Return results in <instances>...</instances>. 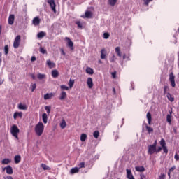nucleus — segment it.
Returning <instances> with one entry per match:
<instances>
[{
    "mask_svg": "<svg viewBox=\"0 0 179 179\" xmlns=\"http://www.w3.org/2000/svg\"><path fill=\"white\" fill-rule=\"evenodd\" d=\"M123 59H127V56L125 55H123Z\"/></svg>",
    "mask_w": 179,
    "mask_h": 179,
    "instance_id": "obj_63",
    "label": "nucleus"
},
{
    "mask_svg": "<svg viewBox=\"0 0 179 179\" xmlns=\"http://www.w3.org/2000/svg\"><path fill=\"white\" fill-rule=\"evenodd\" d=\"M166 97H167L168 100H169V101H171V103H173V101H174V97H173V96H171V94L168 93L166 95Z\"/></svg>",
    "mask_w": 179,
    "mask_h": 179,
    "instance_id": "obj_28",
    "label": "nucleus"
},
{
    "mask_svg": "<svg viewBox=\"0 0 179 179\" xmlns=\"http://www.w3.org/2000/svg\"><path fill=\"white\" fill-rule=\"evenodd\" d=\"M174 170H176V167L172 166L171 169H169V173H173V171H174Z\"/></svg>",
    "mask_w": 179,
    "mask_h": 179,
    "instance_id": "obj_54",
    "label": "nucleus"
},
{
    "mask_svg": "<svg viewBox=\"0 0 179 179\" xmlns=\"http://www.w3.org/2000/svg\"><path fill=\"white\" fill-rule=\"evenodd\" d=\"M115 51L117 57H120V58L122 57V55H121V48L120 47H116Z\"/></svg>",
    "mask_w": 179,
    "mask_h": 179,
    "instance_id": "obj_19",
    "label": "nucleus"
},
{
    "mask_svg": "<svg viewBox=\"0 0 179 179\" xmlns=\"http://www.w3.org/2000/svg\"><path fill=\"white\" fill-rule=\"evenodd\" d=\"M148 134H152V132H153V128L149 127V126H146L145 127Z\"/></svg>",
    "mask_w": 179,
    "mask_h": 179,
    "instance_id": "obj_42",
    "label": "nucleus"
},
{
    "mask_svg": "<svg viewBox=\"0 0 179 179\" xmlns=\"http://www.w3.org/2000/svg\"><path fill=\"white\" fill-rule=\"evenodd\" d=\"M143 1H144L145 5H146L148 6V5H149V3L152 2V1H153V0H143Z\"/></svg>",
    "mask_w": 179,
    "mask_h": 179,
    "instance_id": "obj_52",
    "label": "nucleus"
},
{
    "mask_svg": "<svg viewBox=\"0 0 179 179\" xmlns=\"http://www.w3.org/2000/svg\"><path fill=\"white\" fill-rule=\"evenodd\" d=\"M109 59L110 62H115V61H117V57H115V55H113V56Z\"/></svg>",
    "mask_w": 179,
    "mask_h": 179,
    "instance_id": "obj_41",
    "label": "nucleus"
},
{
    "mask_svg": "<svg viewBox=\"0 0 179 179\" xmlns=\"http://www.w3.org/2000/svg\"><path fill=\"white\" fill-rule=\"evenodd\" d=\"M76 173H79V168L78 167L72 168L70 170V173L71 174H76Z\"/></svg>",
    "mask_w": 179,
    "mask_h": 179,
    "instance_id": "obj_22",
    "label": "nucleus"
},
{
    "mask_svg": "<svg viewBox=\"0 0 179 179\" xmlns=\"http://www.w3.org/2000/svg\"><path fill=\"white\" fill-rule=\"evenodd\" d=\"M87 85L89 89H92L93 87V79L92 78H88L87 80Z\"/></svg>",
    "mask_w": 179,
    "mask_h": 179,
    "instance_id": "obj_10",
    "label": "nucleus"
},
{
    "mask_svg": "<svg viewBox=\"0 0 179 179\" xmlns=\"http://www.w3.org/2000/svg\"><path fill=\"white\" fill-rule=\"evenodd\" d=\"M31 77L32 78V79H36V76H34V74H31Z\"/></svg>",
    "mask_w": 179,
    "mask_h": 179,
    "instance_id": "obj_60",
    "label": "nucleus"
},
{
    "mask_svg": "<svg viewBox=\"0 0 179 179\" xmlns=\"http://www.w3.org/2000/svg\"><path fill=\"white\" fill-rule=\"evenodd\" d=\"M147 120L148 124L150 125L152 124V114L149 112L147 113Z\"/></svg>",
    "mask_w": 179,
    "mask_h": 179,
    "instance_id": "obj_21",
    "label": "nucleus"
},
{
    "mask_svg": "<svg viewBox=\"0 0 179 179\" xmlns=\"http://www.w3.org/2000/svg\"><path fill=\"white\" fill-rule=\"evenodd\" d=\"M6 179H13V178H12V176H7Z\"/></svg>",
    "mask_w": 179,
    "mask_h": 179,
    "instance_id": "obj_62",
    "label": "nucleus"
},
{
    "mask_svg": "<svg viewBox=\"0 0 179 179\" xmlns=\"http://www.w3.org/2000/svg\"><path fill=\"white\" fill-rule=\"evenodd\" d=\"M36 87H37V85H36V83L31 84V92H34Z\"/></svg>",
    "mask_w": 179,
    "mask_h": 179,
    "instance_id": "obj_45",
    "label": "nucleus"
},
{
    "mask_svg": "<svg viewBox=\"0 0 179 179\" xmlns=\"http://www.w3.org/2000/svg\"><path fill=\"white\" fill-rule=\"evenodd\" d=\"M74 84H75V80H72V79H70L69 81V83H68L70 89H72V87H73Z\"/></svg>",
    "mask_w": 179,
    "mask_h": 179,
    "instance_id": "obj_32",
    "label": "nucleus"
},
{
    "mask_svg": "<svg viewBox=\"0 0 179 179\" xmlns=\"http://www.w3.org/2000/svg\"><path fill=\"white\" fill-rule=\"evenodd\" d=\"M108 2L109 5H110L111 6H114V5L117 3V0H108Z\"/></svg>",
    "mask_w": 179,
    "mask_h": 179,
    "instance_id": "obj_40",
    "label": "nucleus"
},
{
    "mask_svg": "<svg viewBox=\"0 0 179 179\" xmlns=\"http://www.w3.org/2000/svg\"><path fill=\"white\" fill-rule=\"evenodd\" d=\"M93 136L95 138V139H98L99 136H100V132H99V131H94Z\"/></svg>",
    "mask_w": 179,
    "mask_h": 179,
    "instance_id": "obj_34",
    "label": "nucleus"
},
{
    "mask_svg": "<svg viewBox=\"0 0 179 179\" xmlns=\"http://www.w3.org/2000/svg\"><path fill=\"white\" fill-rule=\"evenodd\" d=\"M66 99V92L63 91L60 94L59 100H65Z\"/></svg>",
    "mask_w": 179,
    "mask_h": 179,
    "instance_id": "obj_23",
    "label": "nucleus"
},
{
    "mask_svg": "<svg viewBox=\"0 0 179 179\" xmlns=\"http://www.w3.org/2000/svg\"><path fill=\"white\" fill-rule=\"evenodd\" d=\"M76 24H77V26L79 29H82L83 24H82V22H80V21H76Z\"/></svg>",
    "mask_w": 179,
    "mask_h": 179,
    "instance_id": "obj_46",
    "label": "nucleus"
},
{
    "mask_svg": "<svg viewBox=\"0 0 179 179\" xmlns=\"http://www.w3.org/2000/svg\"><path fill=\"white\" fill-rule=\"evenodd\" d=\"M53 96L54 94L52 93H47L44 95L43 99L44 100H50V99H52Z\"/></svg>",
    "mask_w": 179,
    "mask_h": 179,
    "instance_id": "obj_14",
    "label": "nucleus"
},
{
    "mask_svg": "<svg viewBox=\"0 0 179 179\" xmlns=\"http://www.w3.org/2000/svg\"><path fill=\"white\" fill-rule=\"evenodd\" d=\"M3 171L6 170L7 174H13V169L10 166H8L7 167H4L3 169Z\"/></svg>",
    "mask_w": 179,
    "mask_h": 179,
    "instance_id": "obj_9",
    "label": "nucleus"
},
{
    "mask_svg": "<svg viewBox=\"0 0 179 179\" xmlns=\"http://www.w3.org/2000/svg\"><path fill=\"white\" fill-rule=\"evenodd\" d=\"M17 107H18V110H23L24 111L27 110V106L26 104L20 103L18 104Z\"/></svg>",
    "mask_w": 179,
    "mask_h": 179,
    "instance_id": "obj_16",
    "label": "nucleus"
},
{
    "mask_svg": "<svg viewBox=\"0 0 179 179\" xmlns=\"http://www.w3.org/2000/svg\"><path fill=\"white\" fill-rule=\"evenodd\" d=\"M19 45H20V36L18 35L15 37L13 43L14 48H19Z\"/></svg>",
    "mask_w": 179,
    "mask_h": 179,
    "instance_id": "obj_5",
    "label": "nucleus"
},
{
    "mask_svg": "<svg viewBox=\"0 0 179 179\" xmlns=\"http://www.w3.org/2000/svg\"><path fill=\"white\" fill-rule=\"evenodd\" d=\"M22 160V157L20 155H15L14 157V161L16 164H18V163H20V161Z\"/></svg>",
    "mask_w": 179,
    "mask_h": 179,
    "instance_id": "obj_18",
    "label": "nucleus"
},
{
    "mask_svg": "<svg viewBox=\"0 0 179 179\" xmlns=\"http://www.w3.org/2000/svg\"><path fill=\"white\" fill-rule=\"evenodd\" d=\"M19 132H20V130L19 129L17 126H16V124L13 125L10 129V133L13 136H14V138H17V140H19V136H17Z\"/></svg>",
    "mask_w": 179,
    "mask_h": 179,
    "instance_id": "obj_2",
    "label": "nucleus"
},
{
    "mask_svg": "<svg viewBox=\"0 0 179 179\" xmlns=\"http://www.w3.org/2000/svg\"><path fill=\"white\" fill-rule=\"evenodd\" d=\"M45 32L41 31L38 33L37 37L38 38H43V37H45Z\"/></svg>",
    "mask_w": 179,
    "mask_h": 179,
    "instance_id": "obj_29",
    "label": "nucleus"
},
{
    "mask_svg": "<svg viewBox=\"0 0 179 179\" xmlns=\"http://www.w3.org/2000/svg\"><path fill=\"white\" fill-rule=\"evenodd\" d=\"M42 120L43 121V123L47 124L48 122V117L47 116V113H43L42 115Z\"/></svg>",
    "mask_w": 179,
    "mask_h": 179,
    "instance_id": "obj_20",
    "label": "nucleus"
},
{
    "mask_svg": "<svg viewBox=\"0 0 179 179\" xmlns=\"http://www.w3.org/2000/svg\"><path fill=\"white\" fill-rule=\"evenodd\" d=\"M127 177L128 179H135L134 178V175H132V172L131 171V169H127Z\"/></svg>",
    "mask_w": 179,
    "mask_h": 179,
    "instance_id": "obj_12",
    "label": "nucleus"
},
{
    "mask_svg": "<svg viewBox=\"0 0 179 179\" xmlns=\"http://www.w3.org/2000/svg\"><path fill=\"white\" fill-rule=\"evenodd\" d=\"M160 145L162 148H165L166 147V141L164 140V138H162L160 141Z\"/></svg>",
    "mask_w": 179,
    "mask_h": 179,
    "instance_id": "obj_37",
    "label": "nucleus"
},
{
    "mask_svg": "<svg viewBox=\"0 0 179 179\" xmlns=\"http://www.w3.org/2000/svg\"><path fill=\"white\" fill-rule=\"evenodd\" d=\"M41 167H42V169H43V170H51V168H50V166H48L44 164H41Z\"/></svg>",
    "mask_w": 179,
    "mask_h": 179,
    "instance_id": "obj_38",
    "label": "nucleus"
},
{
    "mask_svg": "<svg viewBox=\"0 0 179 179\" xmlns=\"http://www.w3.org/2000/svg\"><path fill=\"white\" fill-rule=\"evenodd\" d=\"M66 127V122L62 119V122H60V128H62V129H64V128Z\"/></svg>",
    "mask_w": 179,
    "mask_h": 179,
    "instance_id": "obj_25",
    "label": "nucleus"
},
{
    "mask_svg": "<svg viewBox=\"0 0 179 179\" xmlns=\"http://www.w3.org/2000/svg\"><path fill=\"white\" fill-rule=\"evenodd\" d=\"M40 52H41L42 54H47V50H45V49H44L43 48H40Z\"/></svg>",
    "mask_w": 179,
    "mask_h": 179,
    "instance_id": "obj_50",
    "label": "nucleus"
},
{
    "mask_svg": "<svg viewBox=\"0 0 179 179\" xmlns=\"http://www.w3.org/2000/svg\"><path fill=\"white\" fill-rule=\"evenodd\" d=\"M103 37L105 40H107L108 38H110V34H108V32H105Z\"/></svg>",
    "mask_w": 179,
    "mask_h": 179,
    "instance_id": "obj_43",
    "label": "nucleus"
},
{
    "mask_svg": "<svg viewBox=\"0 0 179 179\" xmlns=\"http://www.w3.org/2000/svg\"><path fill=\"white\" fill-rule=\"evenodd\" d=\"M37 78L40 80H42V79H45V74H41V73H38L37 74Z\"/></svg>",
    "mask_w": 179,
    "mask_h": 179,
    "instance_id": "obj_30",
    "label": "nucleus"
},
{
    "mask_svg": "<svg viewBox=\"0 0 179 179\" xmlns=\"http://www.w3.org/2000/svg\"><path fill=\"white\" fill-rule=\"evenodd\" d=\"M87 138V135H86V134H81L80 136L81 142H85V141H86Z\"/></svg>",
    "mask_w": 179,
    "mask_h": 179,
    "instance_id": "obj_31",
    "label": "nucleus"
},
{
    "mask_svg": "<svg viewBox=\"0 0 179 179\" xmlns=\"http://www.w3.org/2000/svg\"><path fill=\"white\" fill-rule=\"evenodd\" d=\"M171 173V172H170V171H169V172H168V176H169V178H170V174Z\"/></svg>",
    "mask_w": 179,
    "mask_h": 179,
    "instance_id": "obj_64",
    "label": "nucleus"
},
{
    "mask_svg": "<svg viewBox=\"0 0 179 179\" xmlns=\"http://www.w3.org/2000/svg\"><path fill=\"white\" fill-rule=\"evenodd\" d=\"M61 52L63 55H65V52L64 51V49H61Z\"/></svg>",
    "mask_w": 179,
    "mask_h": 179,
    "instance_id": "obj_61",
    "label": "nucleus"
},
{
    "mask_svg": "<svg viewBox=\"0 0 179 179\" xmlns=\"http://www.w3.org/2000/svg\"><path fill=\"white\" fill-rule=\"evenodd\" d=\"M45 110H46L48 114H50V113H51V107L50 106H45Z\"/></svg>",
    "mask_w": 179,
    "mask_h": 179,
    "instance_id": "obj_47",
    "label": "nucleus"
},
{
    "mask_svg": "<svg viewBox=\"0 0 179 179\" xmlns=\"http://www.w3.org/2000/svg\"><path fill=\"white\" fill-rule=\"evenodd\" d=\"M167 90H169V87L168 86H164V92L166 93V92H167Z\"/></svg>",
    "mask_w": 179,
    "mask_h": 179,
    "instance_id": "obj_56",
    "label": "nucleus"
},
{
    "mask_svg": "<svg viewBox=\"0 0 179 179\" xmlns=\"http://www.w3.org/2000/svg\"><path fill=\"white\" fill-rule=\"evenodd\" d=\"M81 17H87V19H89L90 17H92V12L90 11L85 12V15H82Z\"/></svg>",
    "mask_w": 179,
    "mask_h": 179,
    "instance_id": "obj_27",
    "label": "nucleus"
},
{
    "mask_svg": "<svg viewBox=\"0 0 179 179\" xmlns=\"http://www.w3.org/2000/svg\"><path fill=\"white\" fill-rule=\"evenodd\" d=\"M32 23L34 26H38L40 24V17H34L32 20Z\"/></svg>",
    "mask_w": 179,
    "mask_h": 179,
    "instance_id": "obj_11",
    "label": "nucleus"
},
{
    "mask_svg": "<svg viewBox=\"0 0 179 179\" xmlns=\"http://www.w3.org/2000/svg\"><path fill=\"white\" fill-rule=\"evenodd\" d=\"M60 87H61V89H62V90H69V87H68V86H66V85H62L60 86Z\"/></svg>",
    "mask_w": 179,
    "mask_h": 179,
    "instance_id": "obj_44",
    "label": "nucleus"
},
{
    "mask_svg": "<svg viewBox=\"0 0 179 179\" xmlns=\"http://www.w3.org/2000/svg\"><path fill=\"white\" fill-rule=\"evenodd\" d=\"M135 170H136V171L143 173V171H145V167H143V166H136Z\"/></svg>",
    "mask_w": 179,
    "mask_h": 179,
    "instance_id": "obj_26",
    "label": "nucleus"
},
{
    "mask_svg": "<svg viewBox=\"0 0 179 179\" xmlns=\"http://www.w3.org/2000/svg\"><path fill=\"white\" fill-rule=\"evenodd\" d=\"M166 121L170 125L171 124V115H166Z\"/></svg>",
    "mask_w": 179,
    "mask_h": 179,
    "instance_id": "obj_39",
    "label": "nucleus"
},
{
    "mask_svg": "<svg viewBox=\"0 0 179 179\" xmlns=\"http://www.w3.org/2000/svg\"><path fill=\"white\" fill-rule=\"evenodd\" d=\"M162 150L164 153H165V155H167L169 153V149H167V146L162 147Z\"/></svg>",
    "mask_w": 179,
    "mask_h": 179,
    "instance_id": "obj_48",
    "label": "nucleus"
},
{
    "mask_svg": "<svg viewBox=\"0 0 179 179\" xmlns=\"http://www.w3.org/2000/svg\"><path fill=\"white\" fill-rule=\"evenodd\" d=\"M48 3H49L52 10L54 13H57V9L55 8V0H48Z\"/></svg>",
    "mask_w": 179,
    "mask_h": 179,
    "instance_id": "obj_4",
    "label": "nucleus"
},
{
    "mask_svg": "<svg viewBox=\"0 0 179 179\" xmlns=\"http://www.w3.org/2000/svg\"><path fill=\"white\" fill-rule=\"evenodd\" d=\"M151 146H153L154 148H156V146H157V141L155 140L154 143L152 145H151Z\"/></svg>",
    "mask_w": 179,
    "mask_h": 179,
    "instance_id": "obj_55",
    "label": "nucleus"
},
{
    "mask_svg": "<svg viewBox=\"0 0 179 179\" xmlns=\"http://www.w3.org/2000/svg\"><path fill=\"white\" fill-rule=\"evenodd\" d=\"M8 24H10L12 26V24H13V23H15V15L11 14L9 15L8 17Z\"/></svg>",
    "mask_w": 179,
    "mask_h": 179,
    "instance_id": "obj_8",
    "label": "nucleus"
},
{
    "mask_svg": "<svg viewBox=\"0 0 179 179\" xmlns=\"http://www.w3.org/2000/svg\"><path fill=\"white\" fill-rule=\"evenodd\" d=\"M162 149H163V147H158L157 148H156L155 152L159 153V152H162Z\"/></svg>",
    "mask_w": 179,
    "mask_h": 179,
    "instance_id": "obj_51",
    "label": "nucleus"
},
{
    "mask_svg": "<svg viewBox=\"0 0 179 179\" xmlns=\"http://www.w3.org/2000/svg\"><path fill=\"white\" fill-rule=\"evenodd\" d=\"M31 61H32V62L36 61V57H34V56L31 57Z\"/></svg>",
    "mask_w": 179,
    "mask_h": 179,
    "instance_id": "obj_59",
    "label": "nucleus"
},
{
    "mask_svg": "<svg viewBox=\"0 0 179 179\" xmlns=\"http://www.w3.org/2000/svg\"><path fill=\"white\" fill-rule=\"evenodd\" d=\"M65 40L67 41V47L71 50V51H73V42L71 41V38L66 37Z\"/></svg>",
    "mask_w": 179,
    "mask_h": 179,
    "instance_id": "obj_6",
    "label": "nucleus"
},
{
    "mask_svg": "<svg viewBox=\"0 0 179 179\" xmlns=\"http://www.w3.org/2000/svg\"><path fill=\"white\" fill-rule=\"evenodd\" d=\"M17 117H20V118H22V117H23V113H22V112H15L13 115L14 120H16V118H17Z\"/></svg>",
    "mask_w": 179,
    "mask_h": 179,
    "instance_id": "obj_15",
    "label": "nucleus"
},
{
    "mask_svg": "<svg viewBox=\"0 0 179 179\" xmlns=\"http://www.w3.org/2000/svg\"><path fill=\"white\" fill-rule=\"evenodd\" d=\"M106 52V49H102L101 50V59H106L107 58V55Z\"/></svg>",
    "mask_w": 179,
    "mask_h": 179,
    "instance_id": "obj_13",
    "label": "nucleus"
},
{
    "mask_svg": "<svg viewBox=\"0 0 179 179\" xmlns=\"http://www.w3.org/2000/svg\"><path fill=\"white\" fill-rule=\"evenodd\" d=\"M43 132H44V124L41 122H39L35 126V134H36L37 136H41Z\"/></svg>",
    "mask_w": 179,
    "mask_h": 179,
    "instance_id": "obj_1",
    "label": "nucleus"
},
{
    "mask_svg": "<svg viewBox=\"0 0 179 179\" xmlns=\"http://www.w3.org/2000/svg\"><path fill=\"white\" fill-rule=\"evenodd\" d=\"M85 168V162H80L79 164H78V169H83Z\"/></svg>",
    "mask_w": 179,
    "mask_h": 179,
    "instance_id": "obj_49",
    "label": "nucleus"
},
{
    "mask_svg": "<svg viewBox=\"0 0 179 179\" xmlns=\"http://www.w3.org/2000/svg\"><path fill=\"white\" fill-rule=\"evenodd\" d=\"M46 64L49 66V68L52 69L55 67V63L51 62V60H47Z\"/></svg>",
    "mask_w": 179,
    "mask_h": 179,
    "instance_id": "obj_17",
    "label": "nucleus"
},
{
    "mask_svg": "<svg viewBox=\"0 0 179 179\" xmlns=\"http://www.w3.org/2000/svg\"><path fill=\"white\" fill-rule=\"evenodd\" d=\"M111 75H112L113 78L115 79V78L117 76V72H115V71L112 72Z\"/></svg>",
    "mask_w": 179,
    "mask_h": 179,
    "instance_id": "obj_53",
    "label": "nucleus"
},
{
    "mask_svg": "<svg viewBox=\"0 0 179 179\" xmlns=\"http://www.w3.org/2000/svg\"><path fill=\"white\" fill-rule=\"evenodd\" d=\"M4 52L5 55H8V54H9V46L8 45L4 46Z\"/></svg>",
    "mask_w": 179,
    "mask_h": 179,
    "instance_id": "obj_35",
    "label": "nucleus"
},
{
    "mask_svg": "<svg viewBox=\"0 0 179 179\" xmlns=\"http://www.w3.org/2000/svg\"><path fill=\"white\" fill-rule=\"evenodd\" d=\"M2 164H9L10 163V159H4L1 161Z\"/></svg>",
    "mask_w": 179,
    "mask_h": 179,
    "instance_id": "obj_36",
    "label": "nucleus"
},
{
    "mask_svg": "<svg viewBox=\"0 0 179 179\" xmlns=\"http://www.w3.org/2000/svg\"><path fill=\"white\" fill-rule=\"evenodd\" d=\"M159 178H160V179H164V178H166V175H164V174H161V176H159Z\"/></svg>",
    "mask_w": 179,
    "mask_h": 179,
    "instance_id": "obj_57",
    "label": "nucleus"
},
{
    "mask_svg": "<svg viewBox=\"0 0 179 179\" xmlns=\"http://www.w3.org/2000/svg\"><path fill=\"white\" fill-rule=\"evenodd\" d=\"M59 75V73L58 72V70H52V78H58Z\"/></svg>",
    "mask_w": 179,
    "mask_h": 179,
    "instance_id": "obj_24",
    "label": "nucleus"
},
{
    "mask_svg": "<svg viewBox=\"0 0 179 179\" xmlns=\"http://www.w3.org/2000/svg\"><path fill=\"white\" fill-rule=\"evenodd\" d=\"M141 179H147L145 175H141Z\"/></svg>",
    "mask_w": 179,
    "mask_h": 179,
    "instance_id": "obj_58",
    "label": "nucleus"
},
{
    "mask_svg": "<svg viewBox=\"0 0 179 179\" xmlns=\"http://www.w3.org/2000/svg\"><path fill=\"white\" fill-rule=\"evenodd\" d=\"M148 155H154L156 153V147H154L153 145H148Z\"/></svg>",
    "mask_w": 179,
    "mask_h": 179,
    "instance_id": "obj_7",
    "label": "nucleus"
},
{
    "mask_svg": "<svg viewBox=\"0 0 179 179\" xmlns=\"http://www.w3.org/2000/svg\"><path fill=\"white\" fill-rule=\"evenodd\" d=\"M175 78L174 73L171 72L169 74V81L171 82V86H172V87H176V80H174Z\"/></svg>",
    "mask_w": 179,
    "mask_h": 179,
    "instance_id": "obj_3",
    "label": "nucleus"
},
{
    "mask_svg": "<svg viewBox=\"0 0 179 179\" xmlns=\"http://www.w3.org/2000/svg\"><path fill=\"white\" fill-rule=\"evenodd\" d=\"M86 73H89V75H93L94 71H93V70H92V68L87 67V68L86 69Z\"/></svg>",
    "mask_w": 179,
    "mask_h": 179,
    "instance_id": "obj_33",
    "label": "nucleus"
}]
</instances>
